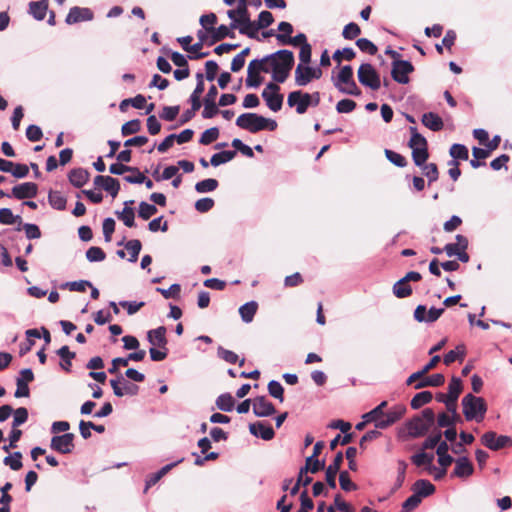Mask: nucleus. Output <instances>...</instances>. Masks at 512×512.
I'll list each match as a JSON object with an SVG mask.
<instances>
[{"mask_svg":"<svg viewBox=\"0 0 512 512\" xmlns=\"http://www.w3.org/2000/svg\"><path fill=\"white\" fill-rule=\"evenodd\" d=\"M270 60L272 78L277 83H283L289 77L290 71L294 66V54L290 50H279L273 54L267 55Z\"/></svg>","mask_w":512,"mask_h":512,"instance_id":"obj_1","label":"nucleus"},{"mask_svg":"<svg viewBox=\"0 0 512 512\" xmlns=\"http://www.w3.org/2000/svg\"><path fill=\"white\" fill-rule=\"evenodd\" d=\"M236 125L248 130L251 133H257L261 130L275 131L277 129V122L273 119L265 118L256 113H243L238 116Z\"/></svg>","mask_w":512,"mask_h":512,"instance_id":"obj_2","label":"nucleus"},{"mask_svg":"<svg viewBox=\"0 0 512 512\" xmlns=\"http://www.w3.org/2000/svg\"><path fill=\"white\" fill-rule=\"evenodd\" d=\"M435 422V413L431 408H425L420 415L414 416L406 423L408 435L412 438L424 436Z\"/></svg>","mask_w":512,"mask_h":512,"instance_id":"obj_3","label":"nucleus"},{"mask_svg":"<svg viewBox=\"0 0 512 512\" xmlns=\"http://www.w3.org/2000/svg\"><path fill=\"white\" fill-rule=\"evenodd\" d=\"M463 414L467 421L481 422L487 412V404L482 397L467 394L462 399Z\"/></svg>","mask_w":512,"mask_h":512,"instance_id":"obj_4","label":"nucleus"},{"mask_svg":"<svg viewBox=\"0 0 512 512\" xmlns=\"http://www.w3.org/2000/svg\"><path fill=\"white\" fill-rule=\"evenodd\" d=\"M359 82L372 90H378L381 87L380 76L375 68L369 64H361L357 71Z\"/></svg>","mask_w":512,"mask_h":512,"instance_id":"obj_5","label":"nucleus"},{"mask_svg":"<svg viewBox=\"0 0 512 512\" xmlns=\"http://www.w3.org/2000/svg\"><path fill=\"white\" fill-rule=\"evenodd\" d=\"M280 86L276 83L270 82L262 91V98L265 100L266 105L274 112L279 111L283 105V95L279 93Z\"/></svg>","mask_w":512,"mask_h":512,"instance_id":"obj_6","label":"nucleus"},{"mask_svg":"<svg viewBox=\"0 0 512 512\" xmlns=\"http://www.w3.org/2000/svg\"><path fill=\"white\" fill-rule=\"evenodd\" d=\"M322 76L320 68H312L307 65L298 64L295 70V83L298 86H306L313 79H319Z\"/></svg>","mask_w":512,"mask_h":512,"instance_id":"obj_7","label":"nucleus"},{"mask_svg":"<svg viewBox=\"0 0 512 512\" xmlns=\"http://www.w3.org/2000/svg\"><path fill=\"white\" fill-rule=\"evenodd\" d=\"M481 443L493 451H498L512 445V439L509 436L497 435L494 431H488L482 435Z\"/></svg>","mask_w":512,"mask_h":512,"instance_id":"obj_8","label":"nucleus"},{"mask_svg":"<svg viewBox=\"0 0 512 512\" xmlns=\"http://www.w3.org/2000/svg\"><path fill=\"white\" fill-rule=\"evenodd\" d=\"M313 96L309 93H303L300 90L290 92L287 98L289 107H296L298 114H304L312 103Z\"/></svg>","mask_w":512,"mask_h":512,"instance_id":"obj_9","label":"nucleus"},{"mask_svg":"<svg viewBox=\"0 0 512 512\" xmlns=\"http://www.w3.org/2000/svg\"><path fill=\"white\" fill-rule=\"evenodd\" d=\"M413 71L414 67L409 61L394 60L392 63V78L400 84H407L409 82L408 75Z\"/></svg>","mask_w":512,"mask_h":512,"instance_id":"obj_10","label":"nucleus"},{"mask_svg":"<svg viewBox=\"0 0 512 512\" xmlns=\"http://www.w3.org/2000/svg\"><path fill=\"white\" fill-rule=\"evenodd\" d=\"M74 434L73 433H65L61 436H53L50 442V447L52 450L61 453V454H69L74 449Z\"/></svg>","mask_w":512,"mask_h":512,"instance_id":"obj_11","label":"nucleus"},{"mask_svg":"<svg viewBox=\"0 0 512 512\" xmlns=\"http://www.w3.org/2000/svg\"><path fill=\"white\" fill-rule=\"evenodd\" d=\"M247 5L248 0H238V5L236 6V9L227 11L228 17L233 20V23L231 24L232 29L237 28L236 23L238 22L249 21L250 14Z\"/></svg>","mask_w":512,"mask_h":512,"instance_id":"obj_12","label":"nucleus"},{"mask_svg":"<svg viewBox=\"0 0 512 512\" xmlns=\"http://www.w3.org/2000/svg\"><path fill=\"white\" fill-rule=\"evenodd\" d=\"M218 94L217 88L215 85H211L204 98V109L202 112V116L205 119L213 118L215 115L219 113V109L215 103V98Z\"/></svg>","mask_w":512,"mask_h":512,"instance_id":"obj_13","label":"nucleus"},{"mask_svg":"<svg viewBox=\"0 0 512 512\" xmlns=\"http://www.w3.org/2000/svg\"><path fill=\"white\" fill-rule=\"evenodd\" d=\"M253 413L258 417H268L276 412V409L265 396H258L253 399Z\"/></svg>","mask_w":512,"mask_h":512,"instance_id":"obj_14","label":"nucleus"},{"mask_svg":"<svg viewBox=\"0 0 512 512\" xmlns=\"http://www.w3.org/2000/svg\"><path fill=\"white\" fill-rule=\"evenodd\" d=\"M93 18L94 13L91 9L75 6L70 9L65 22L71 25L83 21H91Z\"/></svg>","mask_w":512,"mask_h":512,"instance_id":"obj_15","label":"nucleus"},{"mask_svg":"<svg viewBox=\"0 0 512 512\" xmlns=\"http://www.w3.org/2000/svg\"><path fill=\"white\" fill-rule=\"evenodd\" d=\"M406 412L404 405H395L387 413H385L384 420L377 423V429H386L389 426L400 420Z\"/></svg>","mask_w":512,"mask_h":512,"instance_id":"obj_16","label":"nucleus"},{"mask_svg":"<svg viewBox=\"0 0 512 512\" xmlns=\"http://www.w3.org/2000/svg\"><path fill=\"white\" fill-rule=\"evenodd\" d=\"M38 186L33 182H25L12 188V195L21 200L37 196Z\"/></svg>","mask_w":512,"mask_h":512,"instance_id":"obj_17","label":"nucleus"},{"mask_svg":"<svg viewBox=\"0 0 512 512\" xmlns=\"http://www.w3.org/2000/svg\"><path fill=\"white\" fill-rule=\"evenodd\" d=\"M166 332L167 330L164 326H159L156 329L148 331L147 340L153 347L165 349V347H167L168 344Z\"/></svg>","mask_w":512,"mask_h":512,"instance_id":"obj_18","label":"nucleus"},{"mask_svg":"<svg viewBox=\"0 0 512 512\" xmlns=\"http://www.w3.org/2000/svg\"><path fill=\"white\" fill-rule=\"evenodd\" d=\"M474 472V467L467 457H459L455 460V468L452 477L467 478Z\"/></svg>","mask_w":512,"mask_h":512,"instance_id":"obj_19","label":"nucleus"},{"mask_svg":"<svg viewBox=\"0 0 512 512\" xmlns=\"http://www.w3.org/2000/svg\"><path fill=\"white\" fill-rule=\"evenodd\" d=\"M249 430L252 435L260 437L266 441L273 439L275 436L273 428L260 421L250 424Z\"/></svg>","mask_w":512,"mask_h":512,"instance_id":"obj_20","label":"nucleus"},{"mask_svg":"<svg viewBox=\"0 0 512 512\" xmlns=\"http://www.w3.org/2000/svg\"><path fill=\"white\" fill-rule=\"evenodd\" d=\"M89 177V172L83 168L72 169L68 174L70 183L77 188L84 186L88 182Z\"/></svg>","mask_w":512,"mask_h":512,"instance_id":"obj_21","label":"nucleus"},{"mask_svg":"<svg viewBox=\"0 0 512 512\" xmlns=\"http://www.w3.org/2000/svg\"><path fill=\"white\" fill-rule=\"evenodd\" d=\"M421 121L424 126L435 132L442 130L444 126L442 118L433 112L424 113Z\"/></svg>","mask_w":512,"mask_h":512,"instance_id":"obj_22","label":"nucleus"},{"mask_svg":"<svg viewBox=\"0 0 512 512\" xmlns=\"http://www.w3.org/2000/svg\"><path fill=\"white\" fill-rule=\"evenodd\" d=\"M134 201L130 200L125 202V207L122 211H117L116 215L118 219H120L125 226L132 228L135 226V213L133 208L129 207L128 205L133 204Z\"/></svg>","mask_w":512,"mask_h":512,"instance_id":"obj_23","label":"nucleus"},{"mask_svg":"<svg viewBox=\"0 0 512 512\" xmlns=\"http://www.w3.org/2000/svg\"><path fill=\"white\" fill-rule=\"evenodd\" d=\"M415 494H419V498L422 500L423 497H427L434 493L435 486L425 479L417 480L412 487Z\"/></svg>","mask_w":512,"mask_h":512,"instance_id":"obj_24","label":"nucleus"},{"mask_svg":"<svg viewBox=\"0 0 512 512\" xmlns=\"http://www.w3.org/2000/svg\"><path fill=\"white\" fill-rule=\"evenodd\" d=\"M387 407V402L383 401L374 409L369 411L368 413L363 415V419H366V422H374L375 427L377 428V423L381 420H384L385 412L384 409Z\"/></svg>","mask_w":512,"mask_h":512,"instance_id":"obj_25","label":"nucleus"},{"mask_svg":"<svg viewBox=\"0 0 512 512\" xmlns=\"http://www.w3.org/2000/svg\"><path fill=\"white\" fill-rule=\"evenodd\" d=\"M48 11V0L30 2L29 12L36 20H43Z\"/></svg>","mask_w":512,"mask_h":512,"instance_id":"obj_26","label":"nucleus"},{"mask_svg":"<svg viewBox=\"0 0 512 512\" xmlns=\"http://www.w3.org/2000/svg\"><path fill=\"white\" fill-rule=\"evenodd\" d=\"M255 62H250L247 69L246 85L248 87H258L263 82V77L260 75L259 68H254Z\"/></svg>","mask_w":512,"mask_h":512,"instance_id":"obj_27","label":"nucleus"},{"mask_svg":"<svg viewBox=\"0 0 512 512\" xmlns=\"http://www.w3.org/2000/svg\"><path fill=\"white\" fill-rule=\"evenodd\" d=\"M276 38L279 41V43H281L282 45H293V46L302 47V45L309 44L307 42L306 35L303 33H299L294 37H291L288 35L277 34Z\"/></svg>","mask_w":512,"mask_h":512,"instance_id":"obj_28","label":"nucleus"},{"mask_svg":"<svg viewBox=\"0 0 512 512\" xmlns=\"http://www.w3.org/2000/svg\"><path fill=\"white\" fill-rule=\"evenodd\" d=\"M444 382H445L444 375L437 373V374H433L431 376L425 377L423 380L416 383L414 388L421 389V388L428 387V386L439 387V386H442L444 384Z\"/></svg>","mask_w":512,"mask_h":512,"instance_id":"obj_29","label":"nucleus"},{"mask_svg":"<svg viewBox=\"0 0 512 512\" xmlns=\"http://www.w3.org/2000/svg\"><path fill=\"white\" fill-rule=\"evenodd\" d=\"M325 462L319 461L317 458L307 457L305 461V466L300 468L299 473L303 476L308 472L317 473L318 471L324 469Z\"/></svg>","mask_w":512,"mask_h":512,"instance_id":"obj_30","label":"nucleus"},{"mask_svg":"<svg viewBox=\"0 0 512 512\" xmlns=\"http://www.w3.org/2000/svg\"><path fill=\"white\" fill-rule=\"evenodd\" d=\"M258 309V304L255 301L245 303L239 308V314L242 320L246 323H250Z\"/></svg>","mask_w":512,"mask_h":512,"instance_id":"obj_31","label":"nucleus"},{"mask_svg":"<svg viewBox=\"0 0 512 512\" xmlns=\"http://www.w3.org/2000/svg\"><path fill=\"white\" fill-rule=\"evenodd\" d=\"M236 154L237 153L234 150H226L216 153L211 157L210 164L214 167L219 166L234 159Z\"/></svg>","mask_w":512,"mask_h":512,"instance_id":"obj_32","label":"nucleus"},{"mask_svg":"<svg viewBox=\"0 0 512 512\" xmlns=\"http://www.w3.org/2000/svg\"><path fill=\"white\" fill-rule=\"evenodd\" d=\"M212 41L211 44L219 42L226 37L234 38L235 34L230 31L226 25H220L218 28L211 27Z\"/></svg>","mask_w":512,"mask_h":512,"instance_id":"obj_33","label":"nucleus"},{"mask_svg":"<svg viewBox=\"0 0 512 512\" xmlns=\"http://www.w3.org/2000/svg\"><path fill=\"white\" fill-rule=\"evenodd\" d=\"M433 395L430 391H422L417 393L411 400L412 409H419L423 405L428 404L432 401Z\"/></svg>","mask_w":512,"mask_h":512,"instance_id":"obj_34","label":"nucleus"},{"mask_svg":"<svg viewBox=\"0 0 512 512\" xmlns=\"http://www.w3.org/2000/svg\"><path fill=\"white\" fill-rule=\"evenodd\" d=\"M57 354L63 360V362L60 363L61 367L66 371H70L72 365L71 361L75 358L76 354L71 352L68 346H62L57 350Z\"/></svg>","mask_w":512,"mask_h":512,"instance_id":"obj_35","label":"nucleus"},{"mask_svg":"<svg viewBox=\"0 0 512 512\" xmlns=\"http://www.w3.org/2000/svg\"><path fill=\"white\" fill-rule=\"evenodd\" d=\"M393 294L397 298H406L412 294V288L409 282H405L403 279L398 280L393 285Z\"/></svg>","mask_w":512,"mask_h":512,"instance_id":"obj_36","label":"nucleus"},{"mask_svg":"<svg viewBox=\"0 0 512 512\" xmlns=\"http://www.w3.org/2000/svg\"><path fill=\"white\" fill-rule=\"evenodd\" d=\"M235 400L230 393L218 396L216 406L219 410L229 412L234 408Z\"/></svg>","mask_w":512,"mask_h":512,"instance_id":"obj_37","label":"nucleus"},{"mask_svg":"<svg viewBox=\"0 0 512 512\" xmlns=\"http://www.w3.org/2000/svg\"><path fill=\"white\" fill-rule=\"evenodd\" d=\"M465 357V346L464 345H458L455 350H450L447 354L444 356V364L450 365L456 360L463 361Z\"/></svg>","mask_w":512,"mask_h":512,"instance_id":"obj_38","label":"nucleus"},{"mask_svg":"<svg viewBox=\"0 0 512 512\" xmlns=\"http://www.w3.org/2000/svg\"><path fill=\"white\" fill-rule=\"evenodd\" d=\"M334 85L340 92L344 94L360 96L362 93L354 79H351L350 81L345 82L344 84L341 85L340 83H334Z\"/></svg>","mask_w":512,"mask_h":512,"instance_id":"obj_39","label":"nucleus"},{"mask_svg":"<svg viewBox=\"0 0 512 512\" xmlns=\"http://www.w3.org/2000/svg\"><path fill=\"white\" fill-rule=\"evenodd\" d=\"M409 130L411 138L408 145L411 149L428 146L426 138L418 132L416 127L411 126Z\"/></svg>","mask_w":512,"mask_h":512,"instance_id":"obj_40","label":"nucleus"},{"mask_svg":"<svg viewBox=\"0 0 512 512\" xmlns=\"http://www.w3.org/2000/svg\"><path fill=\"white\" fill-rule=\"evenodd\" d=\"M450 156L453 158L452 160H468L469 152L465 145L462 144H453L449 150Z\"/></svg>","mask_w":512,"mask_h":512,"instance_id":"obj_41","label":"nucleus"},{"mask_svg":"<svg viewBox=\"0 0 512 512\" xmlns=\"http://www.w3.org/2000/svg\"><path fill=\"white\" fill-rule=\"evenodd\" d=\"M218 185H219V183L216 179L208 178V179H204L202 181L197 182L195 185V190L198 193L212 192L215 189H217Z\"/></svg>","mask_w":512,"mask_h":512,"instance_id":"obj_42","label":"nucleus"},{"mask_svg":"<svg viewBox=\"0 0 512 512\" xmlns=\"http://www.w3.org/2000/svg\"><path fill=\"white\" fill-rule=\"evenodd\" d=\"M429 157L428 146L412 149V158L416 166H423Z\"/></svg>","mask_w":512,"mask_h":512,"instance_id":"obj_43","label":"nucleus"},{"mask_svg":"<svg viewBox=\"0 0 512 512\" xmlns=\"http://www.w3.org/2000/svg\"><path fill=\"white\" fill-rule=\"evenodd\" d=\"M463 390V384L460 378L453 376L448 385V395L450 399H458Z\"/></svg>","mask_w":512,"mask_h":512,"instance_id":"obj_44","label":"nucleus"},{"mask_svg":"<svg viewBox=\"0 0 512 512\" xmlns=\"http://www.w3.org/2000/svg\"><path fill=\"white\" fill-rule=\"evenodd\" d=\"M48 200L50 205L57 210H64L66 207V199L58 191H50Z\"/></svg>","mask_w":512,"mask_h":512,"instance_id":"obj_45","label":"nucleus"},{"mask_svg":"<svg viewBox=\"0 0 512 512\" xmlns=\"http://www.w3.org/2000/svg\"><path fill=\"white\" fill-rule=\"evenodd\" d=\"M3 463L6 466H9L12 470L17 471L20 470L23 466L22 464V453L14 452L13 454L6 456L3 459Z\"/></svg>","mask_w":512,"mask_h":512,"instance_id":"obj_46","label":"nucleus"},{"mask_svg":"<svg viewBox=\"0 0 512 512\" xmlns=\"http://www.w3.org/2000/svg\"><path fill=\"white\" fill-rule=\"evenodd\" d=\"M125 248L130 254L129 261L136 262L138 259L139 253L141 251V248H142L141 242L137 239L129 240L125 244Z\"/></svg>","mask_w":512,"mask_h":512,"instance_id":"obj_47","label":"nucleus"},{"mask_svg":"<svg viewBox=\"0 0 512 512\" xmlns=\"http://www.w3.org/2000/svg\"><path fill=\"white\" fill-rule=\"evenodd\" d=\"M239 27V32L243 35L248 36L249 38H256L257 37V31L259 28H257V25L255 22H251L249 19L248 22H238L237 23Z\"/></svg>","mask_w":512,"mask_h":512,"instance_id":"obj_48","label":"nucleus"},{"mask_svg":"<svg viewBox=\"0 0 512 512\" xmlns=\"http://www.w3.org/2000/svg\"><path fill=\"white\" fill-rule=\"evenodd\" d=\"M157 211L158 210L155 205L142 201L139 204L138 215L143 220H148L152 216H154L157 213Z\"/></svg>","mask_w":512,"mask_h":512,"instance_id":"obj_49","label":"nucleus"},{"mask_svg":"<svg viewBox=\"0 0 512 512\" xmlns=\"http://www.w3.org/2000/svg\"><path fill=\"white\" fill-rule=\"evenodd\" d=\"M361 34V28L355 22H350L344 26L342 36L346 40H353Z\"/></svg>","mask_w":512,"mask_h":512,"instance_id":"obj_50","label":"nucleus"},{"mask_svg":"<svg viewBox=\"0 0 512 512\" xmlns=\"http://www.w3.org/2000/svg\"><path fill=\"white\" fill-rule=\"evenodd\" d=\"M219 137V129L217 127H212L205 130L200 137V144L209 145L216 141Z\"/></svg>","mask_w":512,"mask_h":512,"instance_id":"obj_51","label":"nucleus"},{"mask_svg":"<svg viewBox=\"0 0 512 512\" xmlns=\"http://www.w3.org/2000/svg\"><path fill=\"white\" fill-rule=\"evenodd\" d=\"M141 130V121L139 119H133L124 123L121 127V133L123 136L135 134Z\"/></svg>","mask_w":512,"mask_h":512,"instance_id":"obj_52","label":"nucleus"},{"mask_svg":"<svg viewBox=\"0 0 512 512\" xmlns=\"http://www.w3.org/2000/svg\"><path fill=\"white\" fill-rule=\"evenodd\" d=\"M384 153L386 158L397 167H405L407 165L406 158L401 154L390 149H385Z\"/></svg>","mask_w":512,"mask_h":512,"instance_id":"obj_53","label":"nucleus"},{"mask_svg":"<svg viewBox=\"0 0 512 512\" xmlns=\"http://www.w3.org/2000/svg\"><path fill=\"white\" fill-rule=\"evenodd\" d=\"M339 484L344 491H355L358 488L357 485L351 481L349 473L345 470L339 473Z\"/></svg>","mask_w":512,"mask_h":512,"instance_id":"obj_54","label":"nucleus"},{"mask_svg":"<svg viewBox=\"0 0 512 512\" xmlns=\"http://www.w3.org/2000/svg\"><path fill=\"white\" fill-rule=\"evenodd\" d=\"M156 291L159 292L165 299H178L181 292V286L179 284H172L168 289L164 288H156Z\"/></svg>","mask_w":512,"mask_h":512,"instance_id":"obj_55","label":"nucleus"},{"mask_svg":"<svg viewBox=\"0 0 512 512\" xmlns=\"http://www.w3.org/2000/svg\"><path fill=\"white\" fill-rule=\"evenodd\" d=\"M268 392L280 402L284 401V389L278 381L272 380L268 383Z\"/></svg>","mask_w":512,"mask_h":512,"instance_id":"obj_56","label":"nucleus"},{"mask_svg":"<svg viewBox=\"0 0 512 512\" xmlns=\"http://www.w3.org/2000/svg\"><path fill=\"white\" fill-rule=\"evenodd\" d=\"M356 45L362 52L370 55H375L378 51L377 46L367 38L358 39Z\"/></svg>","mask_w":512,"mask_h":512,"instance_id":"obj_57","label":"nucleus"},{"mask_svg":"<svg viewBox=\"0 0 512 512\" xmlns=\"http://www.w3.org/2000/svg\"><path fill=\"white\" fill-rule=\"evenodd\" d=\"M86 258L90 262H100L106 258V254L100 247L92 246L86 251Z\"/></svg>","mask_w":512,"mask_h":512,"instance_id":"obj_58","label":"nucleus"},{"mask_svg":"<svg viewBox=\"0 0 512 512\" xmlns=\"http://www.w3.org/2000/svg\"><path fill=\"white\" fill-rule=\"evenodd\" d=\"M103 189L107 191L113 198L117 196L120 190V183L116 178L107 176Z\"/></svg>","mask_w":512,"mask_h":512,"instance_id":"obj_59","label":"nucleus"},{"mask_svg":"<svg viewBox=\"0 0 512 512\" xmlns=\"http://www.w3.org/2000/svg\"><path fill=\"white\" fill-rule=\"evenodd\" d=\"M28 419V410L25 407L17 408L14 411V419L12 422V428H17L18 426L25 423Z\"/></svg>","mask_w":512,"mask_h":512,"instance_id":"obj_60","label":"nucleus"},{"mask_svg":"<svg viewBox=\"0 0 512 512\" xmlns=\"http://www.w3.org/2000/svg\"><path fill=\"white\" fill-rule=\"evenodd\" d=\"M421 499L419 498V494L413 493L410 497H408L402 504L403 512H411L415 508L419 506L421 503Z\"/></svg>","mask_w":512,"mask_h":512,"instance_id":"obj_61","label":"nucleus"},{"mask_svg":"<svg viewBox=\"0 0 512 512\" xmlns=\"http://www.w3.org/2000/svg\"><path fill=\"white\" fill-rule=\"evenodd\" d=\"M355 56L356 54L352 48H344L343 50H336L333 54V59L340 63L343 59L351 61Z\"/></svg>","mask_w":512,"mask_h":512,"instance_id":"obj_62","label":"nucleus"},{"mask_svg":"<svg viewBox=\"0 0 512 512\" xmlns=\"http://www.w3.org/2000/svg\"><path fill=\"white\" fill-rule=\"evenodd\" d=\"M422 167H423V173L428 178L429 184L438 179L439 171H438V167L435 163L424 164Z\"/></svg>","mask_w":512,"mask_h":512,"instance_id":"obj_63","label":"nucleus"},{"mask_svg":"<svg viewBox=\"0 0 512 512\" xmlns=\"http://www.w3.org/2000/svg\"><path fill=\"white\" fill-rule=\"evenodd\" d=\"M214 204L215 202L212 198H201L195 202V209L200 213H206L214 207Z\"/></svg>","mask_w":512,"mask_h":512,"instance_id":"obj_64","label":"nucleus"}]
</instances>
